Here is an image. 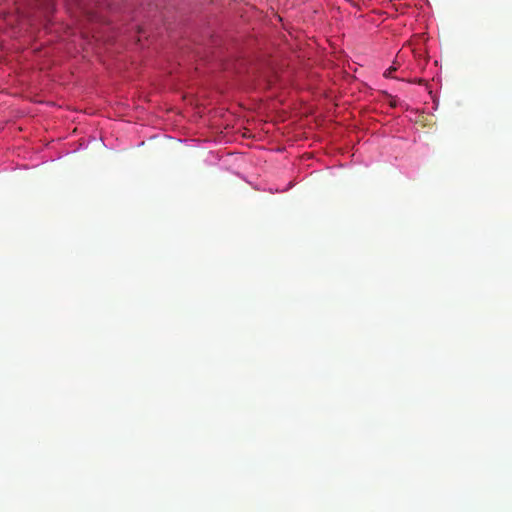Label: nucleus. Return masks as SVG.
Returning a JSON list of instances; mask_svg holds the SVG:
<instances>
[{"instance_id":"f257e3e1","label":"nucleus","mask_w":512,"mask_h":512,"mask_svg":"<svg viewBox=\"0 0 512 512\" xmlns=\"http://www.w3.org/2000/svg\"><path fill=\"white\" fill-rule=\"evenodd\" d=\"M398 69V66L396 65V63H393L392 66H390L385 72H384V76L385 77H393L392 76V73L395 72L396 70Z\"/></svg>"}]
</instances>
